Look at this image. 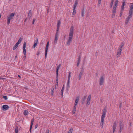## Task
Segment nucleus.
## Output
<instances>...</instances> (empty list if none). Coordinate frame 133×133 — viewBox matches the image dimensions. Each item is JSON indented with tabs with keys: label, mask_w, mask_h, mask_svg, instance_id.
Instances as JSON below:
<instances>
[{
	"label": "nucleus",
	"mask_w": 133,
	"mask_h": 133,
	"mask_svg": "<svg viewBox=\"0 0 133 133\" xmlns=\"http://www.w3.org/2000/svg\"><path fill=\"white\" fill-rule=\"evenodd\" d=\"M35 19H34L33 20V21H32V24H34L35 22Z\"/></svg>",
	"instance_id": "45"
},
{
	"label": "nucleus",
	"mask_w": 133,
	"mask_h": 133,
	"mask_svg": "<svg viewBox=\"0 0 133 133\" xmlns=\"http://www.w3.org/2000/svg\"><path fill=\"white\" fill-rule=\"evenodd\" d=\"M75 9H76V8H73V11H76Z\"/></svg>",
	"instance_id": "48"
},
{
	"label": "nucleus",
	"mask_w": 133,
	"mask_h": 133,
	"mask_svg": "<svg viewBox=\"0 0 133 133\" xmlns=\"http://www.w3.org/2000/svg\"><path fill=\"white\" fill-rule=\"evenodd\" d=\"M81 55H80L78 57L77 63V66H78L79 65L81 61Z\"/></svg>",
	"instance_id": "7"
},
{
	"label": "nucleus",
	"mask_w": 133,
	"mask_h": 133,
	"mask_svg": "<svg viewBox=\"0 0 133 133\" xmlns=\"http://www.w3.org/2000/svg\"><path fill=\"white\" fill-rule=\"evenodd\" d=\"M17 56H15V57H16H16Z\"/></svg>",
	"instance_id": "59"
},
{
	"label": "nucleus",
	"mask_w": 133,
	"mask_h": 133,
	"mask_svg": "<svg viewBox=\"0 0 133 133\" xmlns=\"http://www.w3.org/2000/svg\"><path fill=\"white\" fill-rule=\"evenodd\" d=\"M61 66V64H59L58 65L56 68V75H58V71L59 69L60 68V67Z\"/></svg>",
	"instance_id": "16"
},
{
	"label": "nucleus",
	"mask_w": 133,
	"mask_h": 133,
	"mask_svg": "<svg viewBox=\"0 0 133 133\" xmlns=\"http://www.w3.org/2000/svg\"><path fill=\"white\" fill-rule=\"evenodd\" d=\"M27 20V18L26 19H25V22L26 21V20Z\"/></svg>",
	"instance_id": "56"
},
{
	"label": "nucleus",
	"mask_w": 133,
	"mask_h": 133,
	"mask_svg": "<svg viewBox=\"0 0 133 133\" xmlns=\"http://www.w3.org/2000/svg\"><path fill=\"white\" fill-rule=\"evenodd\" d=\"M117 125V123L116 122H115L113 124V132H114L115 131V129Z\"/></svg>",
	"instance_id": "12"
},
{
	"label": "nucleus",
	"mask_w": 133,
	"mask_h": 133,
	"mask_svg": "<svg viewBox=\"0 0 133 133\" xmlns=\"http://www.w3.org/2000/svg\"><path fill=\"white\" fill-rule=\"evenodd\" d=\"M76 13V11H73L72 13V15H74Z\"/></svg>",
	"instance_id": "43"
},
{
	"label": "nucleus",
	"mask_w": 133,
	"mask_h": 133,
	"mask_svg": "<svg viewBox=\"0 0 133 133\" xmlns=\"http://www.w3.org/2000/svg\"><path fill=\"white\" fill-rule=\"evenodd\" d=\"M49 9H48V10H47V11H49Z\"/></svg>",
	"instance_id": "57"
},
{
	"label": "nucleus",
	"mask_w": 133,
	"mask_h": 133,
	"mask_svg": "<svg viewBox=\"0 0 133 133\" xmlns=\"http://www.w3.org/2000/svg\"><path fill=\"white\" fill-rule=\"evenodd\" d=\"M64 90V85H63V87L62 89L61 90V94L62 95H63V92Z\"/></svg>",
	"instance_id": "27"
},
{
	"label": "nucleus",
	"mask_w": 133,
	"mask_h": 133,
	"mask_svg": "<svg viewBox=\"0 0 133 133\" xmlns=\"http://www.w3.org/2000/svg\"><path fill=\"white\" fill-rule=\"evenodd\" d=\"M125 5V1H123L122 4L121 9V11H123L124 9V6Z\"/></svg>",
	"instance_id": "15"
},
{
	"label": "nucleus",
	"mask_w": 133,
	"mask_h": 133,
	"mask_svg": "<svg viewBox=\"0 0 133 133\" xmlns=\"http://www.w3.org/2000/svg\"><path fill=\"white\" fill-rule=\"evenodd\" d=\"M116 13V9H113L112 10V16H114Z\"/></svg>",
	"instance_id": "26"
},
{
	"label": "nucleus",
	"mask_w": 133,
	"mask_h": 133,
	"mask_svg": "<svg viewBox=\"0 0 133 133\" xmlns=\"http://www.w3.org/2000/svg\"><path fill=\"white\" fill-rule=\"evenodd\" d=\"M38 39H36V40H35L34 42V44L33 45V48H35V47L37 46V44L38 42Z\"/></svg>",
	"instance_id": "17"
},
{
	"label": "nucleus",
	"mask_w": 133,
	"mask_h": 133,
	"mask_svg": "<svg viewBox=\"0 0 133 133\" xmlns=\"http://www.w3.org/2000/svg\"><path fill=\"white\" fill-rule=\"evenodd\" d=\"M24 57H23L24 58V59H25L26 57V54H24Z\"/></svg>",
	"instance_id": "44"
},
{
	"label": "nucleus",
	"mask_w": 133,
	"mask_h": 133,
	"mask_svg": "<svg viewBox=\"0 0 133 133\" xmlns=\"http://www.w3.org/2000/svg\"><path fill=\"white\" fill-rule=\"evenodd\" d=\"M81 76L80 75L79 76V79H80V77H81Z\"/></svg>",
	"instance_id": "52"
},
{
	"label": "nucleus",
	"mask_w": 133,
	"mask_h": 133,
	"mask_svg": "<svg viewBox=\"0 0 133 133\" xmlns=\"http://www.w3.org/2000/svg\"><path fill=\"white\" fill-rule=\"evenodd\" d=\"M133 10H130L129 11V15H132V13Z\"/></svg>",
	"instance_id": "29"
},
{
	"label": "nucleus",
	"mask_w": 133,
	"mask_h": 133,
	"mask_svg": "<svg viewBox=\"0 0 133 133\" xmlns=\"http://www.w3.org/2000/svg\"><path fill=\"white\" fill-rule=\"evenodd\" d=\"M34 122V119H32L31 120V125H30V132H31V129L32 128V125L33 124Z\"/></svg>",
	"instance_id": "18"
},
{
	"label": "nucleus",
	"mask_w": 133,
	"mask_h": 133,
	"mask_svg": "<svg viewBox=\"0 0 133 133\" xmlns=\"http://www.w3.org/2000/svg\"><path fill=\"white\" fill-rule=\"evenodd\" d=\"M58 86V84L56 83L55 85V88H57Z\"/></svg>",
	"instance_id": "47"
},
{
	"label": "nucleus",
	"mask_w": 133,
	"mask_h": 133,
	"mask_svg": "<svg viewBox=\"0 0 133 133\" xmlns=\"http://www.w3.org/2000/svg\"><path fill=\"white\" fill-rule=\"evenodd\" d=\"M3 98L5 99H7V97L6 96H3Z\"/></svg>",
	"instance_id": "40"
},
{
	"label": "nucleus",
	"mask_w": 133,
	"mask_h": 133,
	"mask_svg": "<svg viewBox=\"0 0 133 133\" xmlns=\"http://www.w3.org/2000/svg\"><path fill=\"white\" fill-rule=\"evenodd\" d=\"M15 14L14 13H12L10 15H9L7 17V23L8 25H9L10 23V20L13 18Z\"/></svg>",
	"instance_id": "4"
},
{
	"label": "nucleus",
	"mask_w": 133,
	"mask_h": 133,
	"mask_svg": "<svg viewBox=\"0 0 133 133\" xmlns=\"http://www.w3.org/2000/svg\"><path fill=\"white\" fill-rule=\"evenodd\" d=\"M49 42H47V44L46 45V47H45V57H46L47 55V51H48V50L49 47Z\"/></svg>",
	"instance_id": "8"
},
{
	"label": "nucleus",
	"mask_w": 133,
	"mask_h": 133,
	"mask_svg": "<svg viewBox=\"0 0 133 133\" xmlns=\"http://www.w3.org/2000/svg\"><path fill=\"white\" fill-rule=\"evenodd\" d=\"M61 22L60 20L57 21V27L59 28L61 25Z\"/></svg>",
	"instance_id": "22"
},
{
	"label": "nucleus",
	"mask_w": 133,
	"mask_h": 133,
	"mask_svg": "<svg viewBox=\"0 0 133 133\" xmlns=\"http://www.w3.org/2000/svg\"><path fill=\"white\" fill-rule=\"evenodd\" d=\"M2 79V78H1V77H0V79Z\"/></svg>",
	"instance_id": "58"
},
{
	"label": "nucleus",
	"mask_w": 133,
	"mask_h": 133,
	"mask_svg": "<svg viewBox=\"0 0 133 133\" xmlns=\"http://www.w3.org/2000/svg\"><path fill=\"white\" fill-rule=\"evenodd\" d=\"M122 128L121 127H120V130H119V132H122Z\"/></svg>",
	"instance_id": "50"
},
{
	"label": "nucleus",
	"mask_w": 133,
	"mask_h": 133,
	"mask_svg": "<svg viewBox=\"0 0 133 133\" xmlns=\"http://www.w3.org/2000/svg\"><path fill=\"white\" fill-rule=\"evenodd\" d=\"M49 130H47L46 131V133H49Z\"/></svg>",
	"instance_id": "46"
},
{
	"label": "nucleus",
	"mask_w": 133,
	"mask_h": 133,
	"mask_svg": "<svg viewBox=\"0 0 133 133\" xmlns=\"http://www.w3.org/2000/svg\"><path fill=\"white\" fill-rule=\"evenodd\" d=\"M118 2V0H116L115 3L114 5H117Z\"/></svg>",
	"instance_id": "36"
},
{
	"label": "nucleus",
	"mask_w": 133,
	"mask_h": 133,
	"mask_svg": "<svg viewBox=\"0 0 133 133\" xmlns=\"http://www.w3.org/2000/svg\"><path fill=\"white\" fill-rule=\"evenodd\" d=\"M91 98V95H88L86 105L87 106H89L90 103V100Z\"/></svg>",
	"instance_id": "5"
},
{
	"label": "nucleus",
	"mask_w": 133,
	"mask_h": 133,
	"mask_svg": "<svg viewBox=\"0 0 133 133\" xmlns=\"http://www.w3.org/2000/svg\"><path fill=\"white\" fill-rule=\"evenodd\" d=\"M40 54V53L39 52H38V53H37V55H38L39 54Z\"/></svg>",
	"instance_id": "51"
},
{
	"label": "nucleus",
	"mask_w": 133,
	"mask_h": 133,
	"mask_svg": "<svg viewBox=\"0 0 133 133\" xmlns=\"http://www.w3.org/2000/svg\"><path fill=\"white\" fill-rule=\"evenodd\" d=\"M132 15L129 14V15L128 17L127 18L128 19H129L131 17Z\"/></svg>",
	"instance_id": "35"
},
{
	"label": "nucleus",
	"mask_w": 133,
	"mask_h": 133,
	"mask_svg": "<svg viewBox=\"0 0 133 133\" xmlns=\"http://www.w3.org/2000/svg\"><path fill=\"white\" fill-rule=\"evenodd\" d=\"M22 39H23L22 38H20L19 39V40H18L17 42L16 43V44L18 45L19 44H20L21 42Z\"/></svg>",
	"instance_id": "21"
},
{
	"label": "nucleus",
	"mask_w": 133,
	"mask_h": 133,
	"mask_svg": "<svg viewBox=\"0 0 133 133\" xmlns=\"http://www.w3.org/2000/svg\"><path fill=\"white\" fill-rule=\"evenodd\" d=\"M74 27L73 26H71L69 29V37L67 42V45H69L72 42L73 37Z\"/></svg>",
	"instance_id": "1"
},
{
	"label": "nucleus",
	"mask_w": 133,
	"mask_h": 133,
	"mask_svg": "<svg viewBox=\"0 0 133 133\" xmlns=\"http://www.w3.org/2000/svg\"><path fill=\"white\" fill-rule=\"evenodd\" d=\"M104 82V78L102 77L100 78L99 81V84L100 85H103Z\"/></svg>",
	"instance_id": "6"
},
{
	"label": "nucleus",
	"mask_w": 133,
	"mask_h": 133,
	"mask_svg": "<svg viewBox=\"0 0 133 133\" xmlns=\"http://www.w3.org/2000/svg\"><path fill=\"white\" fill-rule=\"evenodd\" d=\"M78 2L77 1H76L75 3H74V6L73 8H76L78 4Z\"/></svg>",
	"instance_id": "23"
},
{
	"label": "nucleus",
	"mask_w": 133,
	"mask_h": 133,
	"mask_svg": "<svg viewBox=\"0 0 133 133\" xmlns=\"http://www.w3.org/2000/svg\"><path fill=\"white\" fill-rule=\"evenodd\" d=\"M83 70H82L80 72V75H82V74H83Z\"/></svg>",
	"instance_id": "42"
},
{
	"label": "nucleus",
	"mask_w": 133,
	"mask_h": 133,
	"mask_svg": "<svg viewBox=\"0 0 133 133\" xmlns=\"http://www.w3.org/2000/svg\"><path fill=\"white\" fill-rule=\"evenodd\" d=\"M37 127H38V125L36 124V125H35V129H36V128H37Z\"/></svg>",
	"instance_id": "49"
},
{
	"label": "nucleus",
	"mask_w": 133,
	"mask_h": 133,
	"mask_svg": "<svg viewBox=\"0 0 133 133\" xmlns=\"http://www.w3.org/2000/svg\"><path fill=\"white\" fill-rule=\"evenodd\" d=\"M18 45L16 43L15 45L13 47V49L14 50L16 49L17 48L18 46Z\"/></svg>",
	"instance_id": "24"
},
{
	"label": "nucleus",
	"mask_w": 133,
	"mask_h": 133,
	"mask_svg": "<svg viewBox=\"0 0 133 133\" xmlns=\"http://www.w3.org/2000/svg\"><path fill=\"white\" fill-rule=\"evenodd\" d=\"M59 35H58L57 33L56 34L54 39V42L55 43H56L57 42V40L58 37Z\"/></svg>",
	"instance_id": "10"
},
{
	"label": "nucleus",
	"mask_w": 133,
	"mask_h": 133,
	"mask_svg": "<svg viewBox=\"0 0 133 133\" xmlns=\"http://www.w3.org/2000/svg\"><path fill=\"white\" fill-rule=\"evenodd\" d=\"M59 28L57 27V30H56V34L57 33L58 34V35H59V33H58V31L59 30Z\"/></svg>",
	"instance_id": "30"
},
{
	"label": "nucleus",
	"mask_w": 133,
	"mask_h": 133,
	"mask_svg": "<svg viewBox=\"0 0 133 133\" xmlns=\"http://www.w3.org/2000/svg\"><path fill=\"white\" fill-rule=\"evenodd\" d=\"M102 0H98V4L100 5L101 3V1Z\"/></svg>",
	"instance_id": "38"
},
{
	"label": "nucleus",
	"mask_w": 133,
	"mask_h": 133,
	"mask_svg": "<svg viewBox=\"0 0 133 133\" xmlns=\"http://www.w3.org/2000/svg\"><path fill=\"white\" fill-rule=\"evenodd\" d=\"M81 16L82 17H83L84 16V13L83 11L81 12Z\"/></svg>",
	"instance_id": "37"
},
{
	"label": "nucleus",
	"mask_w": 133,
	"mask_h": 133,
	"mask_svg": "<svg viewBox=\"0 0 133 133\" xmlns=\"http://www.w3.org/2000/svg\"><path fill=\"white\" fill-rule=\"evenodd\" d=\"M28 114V112L27 110H25L24 112V114L25 115H27Z\"/></svg>",
	"instance_id": "25"
},
{
	"label": "nucleus",
	"mask_w": 133,
	"mask_h": 133,
	"mask_svg": "<svg viewBox=\"0 0 133 133\" xmlns=\"http://www.w3.org/2000/svg\"><path fill=\"white\" fill-rule=\"evenodd\" d=\"M70 78V75H69V78Z\"/></svg>",
	"instance_id": "53"
},
{
	"label": "nucleus",
	"mask_w": 133,
	"mask_h": 133,
	"mask_svg": "<svg viewBox=\"0 0 133 133\" xmlns=\"http://www.w3.org/2000/svg\"><path fill=\"white\" fill-rule=\"evenodd\" d=\"M79 100V98L78 97L76 98L74 103V105L77 106V105Z\"/></svg>",
	"instance_id": "13"
},
{
	"label": "nucleus",
	"mask_w": 133,
	"mask_h": 133,
	"mask_svg": "<svg viewBox=\"0 0 133 133\" xmlns=\"http://www.w3.org/2000/svg\"><path fill=\"white\" fill-rule=\"evenodd\" d=\"M114 1V0H112L111 2V3H110V5L111 7H112L113 5V3Z\"/></svg>",
	"instance_id": "32"
},
{
	"label": "nucleus",
	"mask_w": 133,
	"mask_h": 133,
	"mask_svg": "<svg viewBox=\"0 0 133 133\" xmlns=\"http://www.w3.org/2000/svg\"><path fill=\"white\" fill-rule=\"evenodd\" d=\"M102 111V114L101 118L100 125L101 127L102 128L103 127L104 119L105 117L107 110L106 108H104Z\"/></svg>",
	"instance_id": "2"
},
{
	"label": "nucleus",
	"mask_w": 133,
	"mask_h": 133,
	"mask_svg": "<svg viewBox=\"0 0 133 133\" xmlns=\"http://www.w3.org/2000/svg\"><path fill=\"white\" fill-rule=\"evenodd\" d=\"M58 75H57L56 77V83L58 84Z\"/></svg>",
	"instance_id": "31"
},
{
	"label": "nucleus",
	"mask_w": 133,
	"mask_h": 133,
	"mask_svg": "<svg viewBox=\"0 0 133 133\" xmlns=\"http://www.w3.org/2000/svg\"><path fill=\"white\" fill-rule=\"evenodd\" d=\"M129 21V19H128V18H127L125 22V23L126 24H127Z\"/></svg>",
	"instance_id": "34"
},
{
	"label": "nucleus",
	"mask_w": 133,
	"mask_h": 133,
	"mask_svg": "<svg viewBox=\"0 0 133 133\" xmlns=\"http://www.w3.org/2000/svg\"><path fill=\"white\" fill-rule=\"evenodd\" d=\"M77 107V106L74 105V106L72 110V113L73 114H74L75 113Z\"/></svg>",
	"instance_id": "14"
},
{
	"label": "nucleus",
	"mask_w": 133,
	"mask_h": 133,
	"mask_svg": "<svg viewBox=\"0 0 133 133\" xmlns=\"http://www.w3.org/2000/svg\"><path fill=\"white\" fill-rule=\"evenodd\" d=\"M69 81L68 82V84H69Z\"/></svg>",
	"instance_id": "60"
},
{
	"label": "nucleus",
	"mask_w": 133,
	"mask_h": 133,
	"mask_svg": "<svg viewBox=\"0 0 133 133\" xmlns=\"http://www.w3.org/2000/svg\"><path fill=\"white\" fill-rule=\"evenodd\" d=\"M117 5H114V6L113 9H116L117 7Z\"/></svg>",
	"instance_id": "41"
},
{
	"label": "nucleus",
	"mask_w": 133,
	"mask_h": 133,
	"mask_svg": "<svg viewBox=\"0 0 133 133\" xmlns=\"http://www.w3.org/2000/svg\"><path fill=\"white\" fill-rule=\"evenodd\" d=\"M54 91V87H52V88L51 89V94L52 96L53 95Z\"/></svg>",
	"instance_id": "19"
},
{
	"label": "nucleus",
	"mask_w": 133,
	"mask_h": 133,
	"mask_svg": "<svg viewBox=\"0 0 133 133\" xmlns=\"http://www.w3.org/2000/svg\"><path fill=\"white\" fill-rule=\"evenodd\" d=\"M130 10H133V4L131 5L130 6Z\"/></svg>",
	"instance_id": "33"
},
{
	"label": "nucleus",
	"mask_w": 133,
	"mask_h": 133,
	"mask_svg": "<svg viewBox=\"0 0 133 133\" xmlns=\"http://www.w3.org/2000/svg\"><path fill=\"white\" fill-rule=\"evenodd\" d=\"M26 43L25 42H24L23 46V51L24 54H26V51L25 49V48L26 47Z\"/></svg>",
	"instance_id": "9"
},
{
	"label": "nucleus",
	"mask_w": 133,
	"mask_h": 133,
	"mask_svg": "<svg viewBox=\"0 0 133 133\" xmlns=\"http://www.w3.org/2000/svg\"><path fill=\"white\" fill-rule=\"evenodd\" d=\"M18 77H19V78H20V77H20V75H18Z\"/></svg>",
	"instance_id": "55"
},
{
	"label": "nucleus",
	"mask_w": 133,
	"mask_h": 133,
	"mask_svg": "<svg viewBox=\"0 0 133 133\" xmlns=\"http://www.w3.org/2000/svg\"><path fill=\"white\" fill-rule=\"evenodd\" d=\"M124 43H122L118 47L116 55L117 57H119L121 56V52L122 50V48L124 46Z\"/></svg>",
	"instance_id": "3"
},
{
	"label": "nucleus",
	"mask_w": 133,
	"mask_h": 133,
	"mask_svg": "<svg viewBox=\"0 0 133 133\" xmlns=\"http://www.w3.org/2000/svg\"><path fill=\"white\" fill-rule=\"evenodd\" d=\"M32 16V14H31V10L29 11L28 14V16L29 18H30Z\"/></svg>",
	"instance_id": "20"
},
{
	"label": "nucleus",
	"mask_w": 133,
	"mask_h": 133,
	"mask_svg": "<svg viewBox=\"0 0 133 133\" xmlns=\"http://www.w3.org/2000/svg\"><path fill=\"white\" fill-rule=\"evenodd\" d=\"M1 14H0V19L1 18Z\"/></svg>",
	"instance_id": "54"
},
{
	"label": "nucleus",
	"mask_w": 133,
	"mask_h": 133,
	"mask_svg": "<svg viewBox=\"0 0 133 133\" xmlns=\"http://www.w3.org/2000/svg\"><path fill=\"white\" fill-rule=\"evenodd\" d=\"M2 108L3 110H6L8 109L9 107L7 105H5L3 106Z\"/></svg>",
	"instance_id": "11"
},
{
	"label": "nucleus",
	"mask_w": 133,
	"mask_h": 133,
	"mask_svg": "<svg viewBox=\"0 0 133 133\" xmlns=\"http://www.w3.org/2000/svg\"><path fill=\"white\" fill-rule=\"evenodd\" d=\"M18 129L17 127H16L15 129V133H18Z\"/></svg>",
	"instance_id": "28"
},
{
	"label": "nucleus",
	"mask_w": 133,
	"mask_h": 133,
	"mask_svg": "<svg viewBox=\"0 0 133 133\" xmlns=\"http://www.w3.org/2000/svg\"><path fill=\"white\" fill-rule=\"evenodd\" d=\"M123 11H121V12H120V15H119L120 17H121L122 16V12Z\"/></svg>",
	"instance_id": "39"
}]
</instances>
